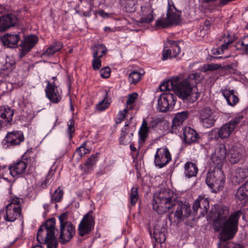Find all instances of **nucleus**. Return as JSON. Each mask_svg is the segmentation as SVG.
I'll return each mask as SVG.
<instances>
[{"instance_id": "052dcab7", "label": "nucleus", "mask_w": 248, "mask_h": 248, "mask_svg": "<svg viewBox=\"0 0 248 248\" xmlns=\"http://www.w3.org/2000/svg\"><path fill=\"white\" fill-rule=\"evenodd\" d=\"M212 24V21L206 19L205 20L204 22V26L203 27V28L204 30H208L210 28L211 25Z\"/></svg>"}, {"instance_id": "9b49d317", "label": "nucleus", "mask_w": 248, "mask_h": 248, "mask_svg": "<svg viewBox=\"0 0 248 248\" xmlns=\"http://www.w3.org/2000/svg\"><path fill=\"white\" fill-rule=\"evenodd\" d=\"M28 157L27 153L22 155L21 159H18L9 166L10 174L13 177H20L25 171L27 166Z\"/></svg>"}, {"instance_id": "9d476101", "label": "nucleus", "mask_w": 248, "mask_h": 248, "mask_svg": "<svg viewBox=\"0 0 248 248\" xmlns=\"http://www.w3.org/2000/svg\"><path fill=\"white\" fill-rule=\"evenodd\" d=\"M94 220L92 212H90L84 216L78 225V231L80 236H83L89 234L94 228Z\"/></svg>"}, {"instance_id": "473e14b6", "label": "nucleus", "mask_w": 248, "mask_h": 248, "mask_svg": "<svg viewBox=\"0 0 248 248\" xmlns=\"http://www.w3.org/2000/svg\"><path fill=\"white\" fill-rule=\"evenodd\" d=\"M198 168L194 163L187 162L185 165V174L188 178L196 176Z\"/></svg>"}, {"instance_id": "7c9ffc66", "label": "nucleus", "mask_w": 248, "mask_h": 248, "mask_svg": "<svg viewBox=\"0 0 248 248\" xmlns=\"http://www.w3.org/2000/svg\"><path fill=\"white\" fill-rule=\"evenodd\" d=\"M248 175V171L247 170L238 168L236 170L233 177V183L235 182V185H240L241 182H243Z\"/></svg>"}, {"instance_id": "aec40b11", "label": "nucleus", "mask_w": 248, "mask_h": 248, "mask_svg": "<svg viewBox=\"0 0 248 248\" xmlns=\"http://www.w3.org/2000/svg\"><path fill=\"white\" fill-rule=\"evenodd\" d=\"M220 93L227 101V104L231 107L235 106L239 102L238 93L234 90L228 88L222 89Z\"/></svg>"}, {"instance_id": "49530a36", "label": "nucleus", "mask_w": 248, "mask_h": 248, "mask_svg": "<svg viewBox=\"0 0 248 248\" xmlns=\"http://www.w3.org/2000/svg\"><path fill=\"white\" fill-rule=\"evenodd\" d=\"M93 59L92 61L93 68L94 70H98L100 69L101 67L102 61L101 58L95 57H93Z\"/></svg>"}, {"instance_id": "4c0bfd02", "label": "nucleus", "mask_w": 248, "mask_h": 248, "mask_svg": "<svg viewBox=\"0 0 248 248\" xmlns=\"http://www.w3.org/2000/svg\"><path fill=\"white\" fill-rule=\"evenodd\" d=\"M108 91L106 90L105 91V94L103 99L99 103L96 105V109L99 111H103L108 108L110 102L108 101Z\"/></svg>"}, {"instance_id": "774afa93", "label": "nucleus", "mask_w": 248, "mask_h": 248, "mask_svg": "<svg viewBox=\"0 0 248 248\" xmlns=\"http://www.w3.org/2000/svg\"><path fill=\"white\" fill-rule=\"evenodd\" d=\"M243 19L245 21V22L247 23V24L245 26V28L248 30V19H247L245 17H244Z\"/></svg>"}, {"instance_id": "c756f323", "label": "nucleus", "mask_w": 248, "mask_h": 248, "mask_svg": "<svg viewBox=\"0 0 248 248\" xmlns=\"http://www.w3.org/2000/svg\"><path fill=\"white\" fill-rule=\"evenodd\" d=\"M98 153L91 155L85 161L81 169L86 173H89L93 170V166L98 160Z\"/></svg>"}, {"instance_id": "0e129e2a", "label": "nucleus", "mask_w": 248, "mask_h": 248, "mask_svg": "<svg viewBox=\"0 0 248 248\" xmlns=\"http://www.w3.org/2000/svg\"><path fill=\"white\" fill-rule=\"evenodd\" d=\"M210 190L214 193H217L219 191L220 187H209Z\"/></svg>"}, {"instance_id": "4be33fe9", "label": "nucleus", "mask_w": 248, "mask_h": 248, "mask_svg": "<svg viewBox=\"0 0 248 248\" xmlns=\"http://www.w3.org/2000/svg\"><path fill=\"white\" fill-rule=\"evenodd\" d=\"M60 173L58 172L56 173V169H53V167L52 166L47 175L45 178H43L41 180L42 185L41 186L45 185L46 186L52 185V186H56L59 184V176Z\"/></svg>"}, {"instance_id": "f03ea898", "label": "nucleus", "mask_w": 248, "mask_h": 248, "mask_svg": "<svg viewBox=\"0 0 248 248\" xmlns=\"http://www.w3.org/2000/svg\"><path fill=\"white\" fill-rule=\"evenodd\" d=\"M226 157V149L224 144L217 145L210 158V166L213 170L207 173L205 182L207 186L218 185L223 186L225 182V176L222 169Z\"/></svg>"}, {"instance_id": "5701e85b", "label": "nucleus", "mask_w": 248, "mask_h": 248, "mask_svg": "<svg viewBox=\"0 0 248 248\" xmlns=\"http://www.w3.org/2000/svg\"><path fill=\"white\" fill-rule=\"evenodd\" d=\"M129 124V122H125L124 126L121 129V135L119 139L121 145H127L132 141L133 134L132 132L130 133Z\"/></svg>"}, {"instance_id": "cd10ccee", "label": "nucleus", "mask_w": 248, "mask_h": 248, "mask_svg": "<svg viewBox=\"0 0 248 248\" xmlns=\"http://www.w3.org/2000/svg\"><path fill=\"white\" fill-rule=\"evenodd\" d=\"M202 205L203 208V211L202 214V216H204L207 213L209 208V202L207 199L204 198L202 195H200L193 205V210L195 212H197L199 208H202Z\"/></svg>"}, {"instance_id": "bf43d9fd", "label": "nucleus", "mask_w": 248, "mask_h": 248, "mask_svg": "<svg viewBox=\"0 0 248 248\" xmlns=\"http://www.w3.org/2000/svg\"><path fill=\"white\" fill-rule=\"evenodd\" d=\"M225 68L226 70L230 72L234 71L236 70L235 64L232 63L230 64H227L225 66Z\"/></svg>"}, {"instance_id": "bb28decb", "label": "nucleus", "mask_w": 248, "mask_h": 248, "mask_svg": "<svg viewBox=\"0 0 248 248\" xmlns=\"http://www.w3.org/2000/svg\"><path fill=\"white\" fill-rule=\"evenodd\" d=\"M37 241L40 243H45L46 244L47 248H57V246H55L53 248L52 244L50 242V235L47 233L44 227L41 226L39 228L37 234Z\"/></svg>"}, {"instance_id": "69168bd1", "label": "nucleus", "mask_w": 248, "mask_h": 248, "mask_svg": "<svg viewBox=\"0 0 248 248\" xmlns=\"http://www.w3.org/2000/svg\"><path fill=\"white\" fill-rule=\"evenodd\" d=\"M130 149L132 152H136L137 149L135 147V145L134 143H132L130 145Z\"/></svg>"}, {"instance_id": "e2e57ef3", "label": "nucleus", "mask_w": 248, "mask_h": 248, "mask_svg": "<svg viewBox=\"0 0 248 248\" xmlns=\"http://www.w3.org/2000/svg\"><path fill=\"white\" fill-rule=\"evenodd\" d=\"M43 207H44V210H45V212L44 213H43V215L44 216H46V215L48 212L49 211V205L48 204H44L43 205Z\"/></svg>"}, {"instance_id": "6e6552de", "label": "nucleus", "mask_w": 248, "mask_h": 248, "mask_svg": "<svg viewBox=\"0 0 248 248\" xmlns=\"http://www.w3.org/2000/svg\"><path fill=\"white\" fill-rule=\"evenodd\" d=\"M171 160V155L167 147L157 149L154 156V163L156 167L161 169L167 165Z\"/></svg>"}, {"instance_id": "f704fd0d", "label": "nucleus", "mask_w": 248, "mask_h": 248, "mask_svg": "<svg viewBox=\"0 0 248 248\" xmlns=\"http://www.w3.org/2000/svg\"><path fill=\"white\" fill-rule=\"evenodd\" d=\"M107 48L103 44H97L94 46L93 50V57L102 58L107 54Z\"/></svg>"}, {"instance_id": "338daca9", "label": "nucleus", "mask_w": 248, "mask_h": 248, "mask_svg": "<svg viewBox=\"0 0 248 248\" xmlns=\"http://www.w3.org/2000/svg\"><path fill=\"white\" fill-rule=\"evenodd\" d=\"M83 14L85 16L90 17L91 16L90 11L84 12Z\"/></svg>"}, {"instance_id": "c03bdc74", "label": "nucleus", "mask_w": 248, "mask_h": 248, "mask_svg": "<svg viewBox=\"0 0 248 248\" xmlns=\"http://www.w3.org/2000/svg\"><path fill=\"white\" fill-rule=\"evenodd\" d=\"M245 188H247V187H239L236 193V198L240 201H243L247 199L246 196V192H245V191L246 190Z\"/></svg>"}, {"instance_id": "f3484780", "label": "nucleus", "mask_w": 248, "mask_h": 248, "mask_svg": "<svg viewBox=\"0 0 248 248\" xmlns=\"http://www.w3.org/2000/svg\"><path fill=\"white\" fill-rule=\"evenodd\" d=\"M14 114V110L9 107L0 106V130L12 124Z\"/></svg>"}, {"instance_id": "c85d7f7f", "label": "nucleus", "mask_w": 248, "mask_h": 248, "mask_svg": "<svg viewBox=\"0 0 248 248\" xmlns=\"http://www.w3.org/2000/svg\"><path fill=\"white\" fill-rule=\"evenodd\" d=\"M149 133V127L148 125V123L145 119H143L138 132L140 144H143L145 142L147 138L148 137Z\"/></svg>"}, {"instance_id": "0eeeda50", "label": "nucleus", "mask_w": 248, "mask_h": 248, "mask_svg": "<svg viewBox=\"0 0 248 248\" xmlns=\"http://www.w3.org/2000/svg\"><path fill=\"white\" fill-rule=\"evenodd\" d=\"M176 95L170 92L161 93L157 100V109L162 112H165L173 108L176 103Z\"/></svg>"}, {"instance_id": "7ed1b4c3", "label": "nucleus", "mask_w": 248, "mask_h": 248, "mask_svg": "<svg viewBox=\"0 0 248 248\" xmlns=\"http://www.w3.org/2000/svg\"><path fill=\"white\" fill-rule=\"evenodd\" d=\"M174 78H178L176 80V84H174V92L177 93L183 99L188 98L192 93L193 88L200 82V76L197 73L189 75L186 78L181 81L178 77H175Z\"/></svg>"}, {"instance_id": "37998d69", "label": "nucleus", "mask_w": 248, "mask_h": 248, "mask_svg": "<svg viewBox=\"0 0 248 248\" xmlns=\"http://www.w3.org/2000/svg\"><path fill=\"white\" fill-rule=\"evenodd\" d=\"M139 198V195L138 192L137 187H132L131 190V193L130 195V200L131 204L134 205L136 204L138 201Z\"/></svg>"}, {"instance_id": "864d4df0", "label": "nucleus", "mask_w": 248, "mask_h": 248, "mask_svg": "<svg viewBox=\"0 0 248 248\" xmlns=\"http://www.w3.org/2000/svg\"><path fill=\"white\" fill-rule=\"evenodd\" d=\"M50 46L57 52L62 48L63 44L60 41H55Z\"/></svg>"}, {"instance_id": "412c9836", "label": "nucleus", "mask_w": 248, "mask_h": 248, "mask_svg": "<svg viewBox=\"0 0 248 248\" xmlns=\"http://www.w3.org/2000/svg\"><path fill=\"white\" fill-rule=\"evenodd\" d=\"M17 22V17L10 14L0 17V32L4 31L11 27L15 26Z\"/></svg>"}, {"instance_id": "2eb2a0df", "label": "nucleus", "mask_w": 248, "mask_h": 248, "mask_svg": "<svg viewBox=\"0 0 248 248\" xmlns=\"http://www.w3.org/2000/svg\"><path fill=\"white\" fill-rule=\"evenodd\" d=\"M243 118L244 117L242 115H239L232 119L228 123L223 124L219 128L221 135V139H223L229 137Z\"/></svg>"}, {"instance_id": "e433bc0d", "label": "nucleus", "mask_w": 248, "mask_h": 248, "mask_svg": "<svg viewBox=\"0 0 248 248\" xmlns=\"http://www.w3.org/2000/svg\"><path fill=\"white\" fill-rule=\"evenodd\" d=\"M67 128L66 129L65 133L69 141H71L74 136L75 129V121L74 117L71 118L67 123Z\"/></svg>"}, {"instance_id": "6ab92c4d", "label": "nucleus", "mask_w": 248, "mask_h": 248, "mask_svg": "<svg viewBox=\"0 0 248 248\" xmlns=\"http://www.w3.org/2000/svg\"><path fill=\"white\" fill-rule=\"evenodd\" d=\"M184 142L188 145L196 143L199 142L200 136L198 133L190 127L182 128Z\"/></svg>"}, {"instance_id": "20e7f679", "label": "nucleus", "mask_w": 248, "mask_h": 248, "mask_svg": "<svg viewBox=\"0 0 248 248\" xmlns=\"http://www.w3.org/2000/svg\"><path fill=\"white\" fill-rule=\"evenodd\" d=\"M181 15V12L175 7L172 0H168L167 20H157L155 26L157 27L165 28L173 24L177 25L179 23Z\"/></svg>"}, {"instance_id": "4d7b16f0", "label": "nucleus", "mask_w": 248, "mask_h": 248, "mask_svg": "<svg viewBox=\"0 0 248 248\" xmlns=\"http://www.w3.org/2000/svg\"><path fill=\"white\" fill-rule=\"evenodd\" d=\"M155 237L156 241H157L160 243H163L165 241L166 237L165 234L162 232L159 233V234L155 233Z\"/></svg>"}, {"instance_id": "5fc2aeb1", "label": "nucleus", "mask_w": 248, "mask_h": 248, "mask_svg": "<svg viewBox=\"0 0 248 248\" xmlns=\"http://www.w3.org/2000/svg\"><path fill=\"white\" fill-rule=\"evenodd\" d=\"M94 15L95 16L98 15L104 18H109L110 16V14L105 12L102 9L94 11Z\"/></svg>"}, {"instance_id": "f257e3e1", "label": "nucleus", "mask_w": 248, "mask_h": 248, "mask_svg": "<svg viewBox=\"0 0 248 248\" xmlns=\"http://www.w3.org/2000/svg\"><path fill=\"white\" fill-rule=\"evenodd\" d=\"M153 208L159 214L171 213L176 208L174 217L178 222L184 217H188L191 212L189 205L184 204L177 200L172 193L166 188H161L154 194Z\"/></svg>"}, {"instance_id": "4468645a", "label": "nucleus", "mask_w": 248, "mask_h": 248, "mask_svg": "<svg viewBox=\"0 0 248 248\" xmlns=\"http://www.w3.org/2000/svg\"><path fill=\"white\" fill-rule=\"evenodd\" d=\"M199 118L202 126L206 128L214 125L216 122V116L209 107L204 108L201 110Z\"/></svg>"}, {"instance_id": "3c124183", "label": "nucleus", "mask_w": 248, "mask_h": 248, "mask_svg": "<svg viewBox=\"0 0 248 248\" xmlns=\"http://www.w3.org/2000/svg\"><path fill=\"white\" fill-rule=\"evenodd\" d=\"M138 95V94L136 93H134L129 94L126 101V104L127 105H130L132 104L137 98Z\"/></svg>"}, {"instance_id": "ea45409f", "label": "nucleus", "mask_w": 248, "mask_h": 248, "mask_svg": "<svg viewBox=\"0 0 248 248\" xmlns=\"http://www.w3.org/2000/svg\"><path fill=\"white\" fill-rule=\"evenodd\" d=\"M144 73V72L141 73L135 70L132 71L128 76L129 82L131 84H136L141 79L142 76Z\"/></svg>"}, {"instance_id": "ddd939ff", "label": "nucleus", "mask_w": 248, "mask_h": 248, "mask_svg": "<svg viewBox=\"0 0 248 248\" xmlns=\"http://www.w3.org/2000/svg\"><path fill=\"white\" fill-rule=\"evenodd\" d=\"M189 115V112L187 111H183L175 114L172 121L171 125L169 130L170 132L175 134L180 133V129L183 128L182 127L183 124L187 119Z\"/></svg>"}, {"instance_id": "6e6d98bb", "label": "nucleus", "mask_w": 248, "mask_h": 248, "mask_svg": "<svg viewBox=\"0 0 248 248\" xmlns=\"http://www.w3.org/2000/svg\"><path fill=\"white\" fill-rule=\"evenodd\" d=\"M56 52L50 46L43 53V55L46 57H50L53 55Z\"/></svg>"}, {"instance_id": "79ce46f5", "label": "nucleus", "mask_w": 248, "mask_h": 248, "mask_svg": "<svg viewBox=\"0 0 248 248\" xmlns=\"http://www.w3.org/2000/svg\"><path fill=\"white\" fill-rule=\"evenodd\" d=\"M51 192H53L52 195V200L56 202H59L62 199L63 195L62 190L60 187H58L55 189L52 188L50 190Z\"/></svg>"}, {"instance_id": "1a4fd4ad", "label": "nucleus", "mask_w": 248, "mask_h": 248, "mask_svg": "<svg viewBox=\"0 0 248 248\" xmlns=\"http://www.w3.org/2000/svg\"><path fill=\"white\" fill-rule=\"evenodd\" d=\"M179 42L171 40H168L164 44V49L162 51L163 61L168 59L176 58L181 52V48L178 45Z\"/></svg>"}, {"instance_id": "72a5a7b5", "label": "nucleus", "mask_w": 248, "mask_h": 248, "mask_svg": "<svg viewBox=\"0 0 248 248\" xmlns=\"http://www.w3.org/2000/svg\"><path fill=\"white\" fill-rule=\"evenodd\" d=\"M177 80V78H174V77H172L167 81L162 83L159 86L160 91L170 92V91L172 90L174 92L175 85H174V84H176V80Z\"/></svg>"}, {"instance_id": "c9c22d12", "label": "nucleus", "mask_w": 248, "mask_h": 248, "mask_svg": "<svg viewBox=\"0 0 248 248\" xmlns=\"http://www.w3.org/2000/svg\"><path fill=\"white\" fill-rule=\"evenodd\" d=\"M135 0H121L120 4L124 11L127 13H132L135 11Z\"/></svg>"}, {"instance_id": "dca6fc26", "label": "nucleus", "mask_w": 248, "mask_h": 248, "mask_svg": "<svg viewBox=\"0 0 248 248\" xmlns=\"http://www.w3.org/2000/svg\"><path fill=\"white\" fill-rule=\"evenodd\" d=\"M45 90L46 96L51 103L58 104L61 101L62 93L58 91V87L54 82H48Z\"/></svg>"}, {"instance_id": "423d86ee", "label": "nucleus", "mask_w": 248, "mask_h": 248, "mask_svg": "<svg viewBox=\"0 0 248 248\" xmlns=\"http://www.w3.org/2000/svg\"><path fill=\"white\" fill-rule=\"evenodd\" d=\"M24 136L22 131L14 130L7 132L2 141V145L4 149H13L19 146L24 141Z\"/></svg>"}, {"instance_id": "39448f33", "label": "nucleus", "mask_w": 248, "mask_h": 248, "mask_svg": "<svg viewBox=\"0 0 248 248\" xmlns=\"http://www.w3.org/2000/svg\"><path fill=\"white\" fill-rule=\"evenodd\" d=\"M9 202L5 206V214L3 218L7 221L13 222L19 217L21 213L20 199L16 197Z\"/></svg>"}, {"instance_id": "603ef678", "label": "nucleus", "mask_w": 248, "mask_h": 248, "mask_svg": "<svg viewBox=\"0 0 248 248\" xmlns=\"http://www.w3.org/2000/svg\"><path fill=\"white\" fill-rule=\"evenodd\" d=\"M160 122V120L157 118H152V120L149 124V129L155 128L157 127L158 124Z\"/></svg>"}, {"instance_id": "a19ab883", "label": "nucleus", "mask_w": 248, "mask_h": 248, "mask_svg": "<svg viewBox=\"0 0 248 248\" xmlns=\"http://www.w3.org/2000/svg\"><path fill=\"white\" fill-rule=\"evenodd\" d=\"M235 47L237 49H242L246 53H248V35H246L238 41Z\"/></svg>"}, {"instance_id": "2f4dec72", "label": "nucleus", "mask_w": 248, "mask_h": 248, "mask_svg": "<svg viewBox=\"0 0 248 248\" xmlns=\"http://www.w3.org/2000/svg\"><path fill=\"white\" fill-rule=\"evenodd\" d=\"M242 157V155L240 149L233 147L230 150L228 159L231 164L238 163Z\"/></svg>"}, {"instance_id": "58836bf2", "label": "nucleus", "mask_w": 248, "mask_h": 248, "mask_svg": "<svg viewBox=\"0 0 248 248\" xmlns=\"http://www.w3.org/2000/svg\"><path fill=\"white\" fill-rule=\"evenodd\" d=\"M86 142H84L80 147L76 149L74 157H76L77 160H79L83 156L90 153V150L86 148Z\"/></svg>"}, {"instance_id": "a878e982", "label": "nucleus", "mask_w": 248, "mask_h": 248, "mask_svg": "<svg viewBox=\"0 0 248 248\" xmlns=\"http://www.w3.org/2000/svg\"><path fill=\"white\" fill-rule=\"evenodd\" d=\"M20 40L18 34L7 33L2 38V41L4 46L10 48H15L18 46L17 43Z\"/></svg>"}, {"instance_id": "09e8293b", "label": "nucleus", "mask_w": 248, "mask_h": 248, "mask_svg": "<svg viewBox=\"0 0 248 248\" xmlns=\"http://www.w3.org/2000/svg\"><path fill=\"white\" fill-rule=\"evenodd\" d=\"M127 112L128 110L126 108L124 109L123 111H120L116 117L115 119V123L117 124H119L121 123L123 121H124L125 118V115Z\"/></svg>"}, {"instance_id": "f8f14e48", "label": "nucleus", "mask_w": 248, "mask_h": 248, "mask_svg": "<svg viewBox=\"0 0 248 248\" xmlns=\"http://www.w3.org/2000/svg\"><path fill=\"white\" fill-rule=\"evenodd\" d=\"M38 40V37L35 35L25 36L19 45L20 46L18 53L19 58L22 59L25 57L35 46Z\"/></svg>"}, {"instance_id": "393cba45", "label": "nucleus", "mask_w": 248, "mask_h": 248, "mask_svg": "<svg viewBox=\"0 0 248 248\" xmlns=\"http://www.w3.org/2000/svg\"><path fill=\"white\" fill-rule=\"evenodd\" d=\"M44 229L47 231V233L50 235V242L52 244L53 248L55 246H57L58 242L57 241L54 233L55 230V219L54 218H50L46 220V223L42 225Z\"/></svg>"}, {"instance_id": "de8ad7c7", "label": "nucleus", "mask_w": 248, "mask_h": 248, "mask_svg": "<svg viewBox=\"0 0 248 248\" xmlns=\"http://www.w3.org/2000/svg\"><path fill=\"white\" fill-rule=\"evenodd\" d=\"M151 13V12H150L146 16H142L139 21V22L140 23H149L152 22L154 20V17Z\"/></svg>"}, {"instance_id": "a18cd8bd", "label": "nucleus", "mask_w": 248, "mask_h": 248, "mask_svg": "<svg viewBox=\"0 0 248 248\" xmlns=\"http://www.w3.org/2000/svg\"><path fill=\"white\" fill-rule=\"evenodd\" d=\"M219 128H216L209 132V138L211 140H218L219 138L221 139V133Z\"/></svg>"}, {"instance_id": "b1692460", "label": "nucleus", "mask_w": 248, "mask_h": 248, "mask_svg": "<svg viewBox=\"0 0 248 248\" xmlns=\"http://www.w3.org/2000/svg\"><path fill=\"white\" fill-rule=\"evenodd\" d=\"M236 39V36L233 33H228L222 35L220 38V41L222 42L220 46L217 48V51L218 54H220L227 50L231 44Z\"/></svg>"}, {"instance_id": "a211bd4d", "label": "nucleus", "mask_w": 248, "mask_h": 248, "mask_svg": "<svg viewBox=\"0 0 248 248\" xmlns=\"http://www.w3.org/2000/svg\"><path fill=\"white\" fill-rule=\"evenodd\" d=\"M60 230V242L63 244L70 241L75 233V227L70 222L62 224Z\"/></svg>"}, {"instance_id": "13d9d810", "label": "nucleus", "mask_w": 248, "mask_h": 248, "mask_svg": "<svg viewBox=\"0 0 248 248\" xmlns=\"http://www.w3.org/2000/svg\"><path fill=\"white\" fill-rule=\"evenodd\" d=\"M67 217V215L66 213H63L59 217V219L60 220L61 225L62 224H64L65 222H67L66 221Z\"/></svg>"}, {"instance_id": "8fccbe9b", "label": "nucleus", "mask_w": 248, "mask_h": 248, "mask_svg": "<svg viewBox=\"0 0 248 248\" xmlns=\"http://www.w3.org/2000/svg\"><path fill=\"white\" fill-rule=\"evenodd\" d=\"M111 73L110 69L108 67H105L102 68L100 71V76L102 78H107L110 76Z\"/></svg>"}, {"instance_id": "680f3d73", "label": "nucleus", "mask_w": 248, "mask_h": 248, "mask_svg": "<svg viewBox=\"0 0 248 248\" xmlns=\"http://www.w3.org/2000/svg\"><path fill=\"white\" fill-rule=\"evenodd\" d=\"M217 64H208L207 65V68L206 69V70L213 71L214 70L217 69Z\"/></svg>"}]
</instances>
